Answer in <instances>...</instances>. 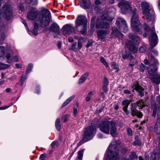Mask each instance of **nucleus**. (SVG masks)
Returning <instances> with one entry per match:
<instances>
[{
    "label": "nucleus",
    "mask_w": 160,
    "mask_h": 160,
    "mask_svg": "<svg viewBox=\"0 0 160 160\" xmlns=\"http://www.w3.org/2000/svg\"><path fill=\"white\" fill-rule=\"evenodd\" d=\"M97 127L103 133L108 134L110 133L113 137H115L118 134L116 127V123L112 120H107L97 122Z\"/></svg>",
    "instance_id": "1"
},
{
    "label": "nucleus",
    "mask_w": 160,
    "mask_h": 160,
    "mask_svg": "<svg viewBox=\"0 0 160 160\" xmlns=\"http://www.w3.org/2000/svg\"><path fill=\"white\" fill-rule=\"evenodd\" d=\"M148 58L152 63L151 64V66L153 65L154 66L153 68H151L148 71L149 74V78L151 81L156 84H158L160 83V75L158 74L156 71L158 69V68L156 65L159 64L157 60L155 59L154 57L151 54H148Z\"/></svg>",
    "instance_id": "2"
},
{
    "label": "nucleus",
    "mask_w": 160,
    "mask_h": 160,
    "mask_svg": "<svg viewBox=\"0 0 160 160\" xmlns=\"http://www.w3.org/2000/svg\"><path fill=\"white\" fill-rule=\"evenodd\" d=\"M120 145L116 142H112L109 146L107 160H119Z\"/></svg>",
    "instance_id": "3"
},
{
    "label": "nucleus",
    "mask_w": 160,
    "mask_h": 160,
    "mask_svg": "<svg viewBox=\"0 0 160 160\" xmlns=\"http://www.w3.org/2000/svg\"><path fill=\"white\" fill-rule=\"evenodd\" d=\"M113 18V16H111L110 13L107 11L104 12L102 16L98 18L96 21V27L98 28H107L109 26V24L106 21H112Z\"/></svg>",
    "instance_id": "4"
},
{
    "label": "nucleus",
    "mask_w": 160,
    "mask_h": 160,
    "mask_svg": "<svg viewBox=\"0 0 160 160\" xmlns=\"http://www.w3.org/2000/svg\"><path fill=\"white\" fill-rule=\"evenodd\" d=\"M144 27L145 31L147 32L145 33L143 36L146 37L148 35L149 36V40L150 43V47L152 49L158 43V36L155 32L153 29H150L146 23H144Z\"/></svg>",
    "instance_id": "5"
},
{
    "label": "nucleus",
    "mask_w": 160,
    "mask_h": 160,
    "mask_svg": "<svg viewBox=\"0 0 160 160\" xmlns=\"http://www.w3.org/2000/svg\"><path fill=\"white\" fill-rule=\"evenodd\" d=\"M137 9L134 8L132 11V16L131 19V28L132 30L137 34L139 33L142 34L141 32L142 25L139 20V17L137 14Z\"/></svg>",
    "instance_id": "6"
},
{
    "label": "nucleus",
    "mask_w": 160,
    "mask_h": 160,
    "mask_svg": "<svg viewBox=\"0 0 160 160\" xmlns=\"http://www.w3.org/2000/svg\"><path fill=\"white\" fill-rule=\"evenodd\" d=\"M142 12L144 15L143 18L148 21H151L154 18V12L152 9L150 8L149 4L146 2L141 3Z\"/></svg>",
    "instance_id": "7"
},
{
    "label": "nucleus",
    "mask_w": 160,
    "mask_h": 160,
    "mask_svg": "<svg viewBox=\"0 0 160 160\" xmlns=\"http://www.w3.org/2000/svg\"><path fill=\"white\" fill-rule=\"evenodd\" d=\"M97 124L92 123L91 125L86 128L84 131V136L82 140L86 142L90 140L94 135L96 132Z\"/></svg>",
    "instance_id": "8"
},
{
    "label": "nucleus",
    "mask_w": 160,
    "mask_h": 160,
    "mask_svg": "<svg viewBox=\"0 0 160 160\" xmlns=\"http://www.w3.org/2000/svg\"><path fill=\"white\" fill-rule=\"evenodd\" d=\"M87 18L86 17L83 15H80L78 16L75 22L76 27L78 30L80 26H81L82 28L80 29V32L82 34H85L87 31Z\"/></svg>",
    "instance_id": "9"
},
{
    "label": "nucleus",
    "mask_w": 160,
    "mask_h": 160,
    "mask_svg": "<svg viewBox=\"0 0 160 160\" xmlns=\"http://www.w3.org/2000/svg\"><path fill=\"white\" fill-rule=\"evenodd\" d=\"M42 17L41 20V26L43 28L47 27L50 22L51 17L50 12L47 9H43L42 10Z\"/></svg>",
    "instance_id": "10"
},
{
    "label": "nucleus",
    "mask_w": 160,
    "mask_h": 160,
    "mask_svg": "<svg viewBox=\"0 0 160 160\" xmlns=\"http://www.w3.org/2000/svg\"><path fill=\"white\" fill-rule=\"evenodd\" d=\"M0 10V22L1 21V18L2 16H4L6 19L8 21L12 17V10L10 5L5 4L1 11Z\"/></svg>",
    "instance_id": "11"
},
{
    "label": "nucleus",
    "mask_w": 160,
    "mask_h": 160,
    "mask_svg": "<svg viewBox=\"0 0 160 160\" xmlns=\"http://www.w3.org/2000/svg\"><path fill=\"white\" fill-rule=\"evenodd\" d=\"M117 26L120 30L124 33H126L128 30V28L126 22L122 18L119 17L116 20Z\"/></svg>",
    "instance_id": "12"
},
{
    "label": "nucleus",
    "mask_w": 160,
    "mask_h": 160,
    "mask_svg": "<svg viewBox=\"0 0 160 160\" xmlns=\"http://www.w3.org/2000/svg\"><path fill=\"white\" fill-rule=\"evenodd\" d=\"M35 9L32 8V11L29 12L27 15L28 19L30 20L37 21L39 18V15L38 12L34 11Z\"/></svg>",
    "instance_id": "13"
},
{
    "label": "nucleus",
    "mask_w": 160,
    "mask_h": 160,
    "mask_svg": "<svg viewBox=\"0 0 160 160\" xmlns=\"http://www.w3.org/2000/svg\"><path fill=\"white\" fill-rule=\"evenodd\" d=\"M131 114L132 116H136L139 118L142 117V114L141 112L138 111L136 109L137 104L133 103L131 104Z\"/></svg>",
    "instance_id": "14"
},
{
    "label": "nucleus",
    "mask_w": 160,
    "mask_h": 160,
    "mask_svg": "<svg viewBox=\"0 0 160 160\" xmlns=\"http://www.w3.org/2000/svg\"><path fill=\"white\" fill-rule=\"evenodd\" d=\"M132 88L134 89L132 91L133 92H134V89L138 92L139 95L141 97H143L144 95V89L143 88L138 84V83L135 82L132 87Z\"/></svg>",
    "instance_id": "15"
},
{
    "label": "nucleus",
    "mask_w": 160,
    "mask_h": 160,
    "mask_svg": "<svg viewBox=\"0 0 160 160\" xmlns=\"http://www.w3.org/2000/svg\"><path fill=\"white\" fill-rule=\"evenodd\" d=\"M126 46L128 49L129 51L133 53H135L137 50L134 42H132L131 41H128L126 43Z\"/></svg>",
    "instance_id": "16"
},
{
    "label": "nucleus",
    "mask_w": 160,
    "mask_h": 160,
    "mask_svg": "<svg viewBox=\"0 0 160 160\" xmlns=\"http://www.w3.org/2000/svg\"><path fill=\"white\" fill-rule=\"evenodd\" d=\"M74 31V28L72 25L69 24L65 25L62 28V32L65 34H69Z\"/></svg>",
    "instance_id": "17"
},
{
    "label": "nucleus",
    "mask_w": 160,
    "mask_h": 160,
    "mask_svg": "<svg viewBox=\"0 0 160 160\" xmlns=\"http://www.w3.org/2000/svg\"><path fill=\"white\" fill-rule=\"evenodd\" d=\"M49 30L50 32L58 33L59 32L60 28L57 23H53L49 27Z\"/></svg>",
    "instance_id": "18"
},
{
    "label": "nucleus",
    "mask_w": 160,
    "mask_h": 160,
    "mask_svg": "<svg viewBox=\"0 0 160 160\" xmlns=\"http://www.w3.org/2000/svg\"><path fill=\"white\" fill-rule=\"evenodd\" d=\"M91 2L90 0H81V6L85 9L90 8Z\"/></svg>",
    "instance_id": "19"
},
{
    "label": "nucleus",
    "mask_w": 160,
    "mask_h": 160,
    "mask_svg": "<svg viewBox=\"0 0 160 160\" xmlns=\"http://www.w3.org/2000/svg\"><path fill=\"white\" fill-rule=\"evenodd\" d=\"M130 102L128 100H125L123 101L122 102V105L124 106L123 108V110L126 114L127 115L129 113V112L127 108Z\"/></svg>",
    "instance_id": "20"
},
{
    "label": "nucleus",
    "mask_w": 160,
    "mask_h": 160,
    "mask_svg": "<svg viewBox=\"0 0 160 160\" xmlns=\"http://www.w3.org/2000/svg\"><path fill=\"white\" fill-rule=\"evenodd\" d=\"M112 35L116 37H118L120 39H121L123 37L122 34L115 27L112 28Z\"/></svg>",
    "instance_id": "21"
},
{
    "label": "nucleus",
    "mask_w": 160,
    "mask_h": 160,
    "mask_svg": "<svg viewBox=\"0 0 160 160\" xmlns=\"http://www.w3.org/2000/svg\"><path fill=\"white\" fill-rule=\"evenodd\" d=\"M130 57V61L129 64V66L133 67L135 64V60H134L133 56H130L129 54H126L123 55L122 56L123 58L124 59H127L129 58Z\"/></svg>",
    "instance_id": "22"
},
{
    "label": "nucleus",
    "mask_w": 160,
    "mask_h": 160,
    "mask_svg": "<svg viewBox=\"0 0 160 160\" xmlns=\"http://www.w3.org/2000/svg\"><path fill=\"white\" fill-rule=\"evenodd\" d=\"M97 34L99 38L100 39L103 40L105 38L108 33L105 30H100L97 31ZM103 41V40H102V41Z\"/></svg>",
    "instance_id": "23"
},
{
    "label": "nucleus",
    "mask_w": 160,
    "mask_h": 160,
    "mask_svg": "<svg viewBox=\"0 0 160 160\" xmlns=\"http://www.w3.org/2000/svg\"><path fill=\"white\" fill-rule=\"evenodd\" d=\"M89 73L88 72L82 74L78 80V84H81L83 83L87 79Z\"/></svg>",
    "instance_id": "24"
},
{
    "label": "nucleus",
    "mask_w": 160,
    "mask_h": 160,
    "mask_svg": "<svg viewBox=\"0 0 160 160\" xmlns=\"http://www.w3.org/2000/svg\"><path fill=\"white\" fill-rule=\"evenodd\" d=\"M129 156L130 159L128 158H123L122 159V160H134V159L138 158V156L136 155L135 152H130Z\"/></svg>",
    "instance_id": "25"
},
{
    "label": "nucleus",
    "mask_w": 160,
    "mask_h": 160,
    "mask_svg": "<svg viewBox=\"0 0 160 160\" xmlns=\"http://www.w3.org/2000/svg\"><path fill=\"white\" fill-rule=\"evenodd\" d=\"M160 154V150L156 152L154 151L152 154L151 157L152 160H159L158 155Z\"/></svg>",
    "instance_id": "26"
},
{
    "label": "nucleus",
    "mask_w": 160,
    "mask_h": 160,
    "mask_svg": "<svg viewBox=\"0 0 160 160\" xmlns=\"http://www.w3.org/2000/svg\"><path fill=\"white\" fill-rule=\"evenodd\" d=\"M128 36L129 38L132 40L133 42H138L140 40L139 38L137 35L132 33H130Z\"/></svg>",
    "instance_id": "27"
},
{
    "label": "nucleus",
    "mask_w": 160,
    "mask_h": 160,
    "mask_svg": "<svg viewBox=\"0 0 160 160\" xmlns=\"http://www.w3.org/2000/svg\"><path fill=\"white\" fill-rule=\"evenodd\" d=\"M25 2L28 4L30 7L36 6L38 4V0H25Z\"/></svg>",
    "instance_id": "28"
},
{
    "label": "nucleus",
    "mask_w": 160,
    "mask_h": 160,
    "mask_svg": "<svg viewBox=\"0 0 160 160\" xmlns=\"http://www.w3.org/2000/svg\"><path fill=\"white\" fill-rule=\"evenodd\" d=\"M39 25L35 22L34 25V28L32 30L31 32L34 35L36 36L38 34V29Z\"/></svg>",
    "instance_id": "29"
},
{
    "label": "nucleus",
    "mask_w": 160,
    "mask_h": 160,
    "mask_svg": "<svg viewBox=\"0 0 160 160\" xmlns=\"http://www.w3.org/2000/svg\"><path fill=\"white\" fill-rule=\"evenodd\" d=\"M84 149H82L78 152V156L76 159L77 160H82L83 155Z\"/></svg>",
    "instance_id": "30"
},
{
    "label": "nucleus",
    "mask_w": 160,
    "mask_h": 160,
    "mask_svg": "<svg viewBox=\"0 0 160 160\" xmlns=\"http://www.w3.org/2000/svg\"><path fill=\"white\" fill-rule=\"evenodd\" d=\"M13 54L8 52L7 53L5 57L7 59V62L8 63H10L12 62V57Z\"/></svg>",
    "instance_id": "31"
},
{
    "label": "nucleus",
    "mask_w": 160,
    "mask_h": 160,
    "mask_svg": "<svg viewBox=\"0 0 160 160\" xmlns=\"http://www.w3.org/2000/svg\"><path fill=\"white\" fill-rule=\"evenodd\" d=\"M136 103L137 104V106L138 105V107H140L141 108H142L145 106V103L142 99H141Z\"/></svg>",
    "instance_id": "32"
},
{
    "label": "nucleus",
    "mask_w": 160,
    "mask_h": 160,
    "mask_svg": "<svg viewBox=\"0 0 160 160\" xmlns=\"http://www.w3.org/2000/svg\"><path fill=\"white\" fill-rule=\"evenodd\" d=\"M70 117V114H66L64 115L62 117L61 121L63 122H65L68 121Z\"/></svg>",
    "instance_id": "33"
},
{
    "label": "nucleus",
    "mask_w": 160,
    "mask_h": 160,
    "mask_svg": "<svg viewBox=\"0 0 160 160\" xmlns=\"http://www.w3.org/2000/svg\"><path fill=\"white\" fill-rule=\"evenodd\" d=\"M55 126L56 128L58 131H59L61 128V125L60 123V119L59 118L57 119L56 122Z\"/></svg>",
    "instance_id": "34"
},
{
    "label": "nucleus",
    "mask_w": 160,
    "mask_h": 160,
    "mask_svg": "<svg viewBox=\"0 0 160 160\" xmlns=\"http://www.w3.org/2000/svg\"><path fill=\"white\" fill-rule=\"evenodd\" d=\"M135 140L134 141V145L140 146L141 144V141L139 139L138 136H136L135 137Z\"/></svg>",
    "instance_id": "35"
},
{
    "label": "nucleus",
    "mask_w": 160,
    "mask_h": 160,
    "mask_svg": "<svg viewBox=\"0 0 160 160\" xmlns=\"http://www.w3.org/2000/svg\"><path fill=\"white\" fill-rule=\"evenodd\" d=\"M75 97L74 96H72L68 99L63 104L62 106L64 107L67 105L68 103H69Z\"/></svg>",
    "instance_id": "36"
},
{
    "label": "nucleus",
    "mask_w": 160,
    "mask_h": 160,
    "mask_svg": "<svg viewBox=\"0 0 160 160\" xmlns=\"http://www.w3.org/2000/svg\"><path fill=\"white\" fill-rule=\"evenodd\" d=\"M138 158L139 160H149V156L148 153H145L143 158L142 156H139Z\"/></svg>",
    "instance_id": "37"
},
{
    "label": "nucleus",
    "mask_w": 160,
    "mask_h": 160,
    "mask_svg": "<svg viewBox=\"0 0 160 160\" xmlns=\"http://www.w3.org/2000/svg\"><path fill=\"white\" fill-rule=\"evenodd\" d=\"M33 68V65L31 63L28 64L26 72V74H28L31 71Z\"/></svg>",
    "instance_id": "38"
},
{
    "label": "nucleus",
    "mask_w": 160,
    "mask_h": 160,
    "mask_svg": "<svg viewBox=\"0 0 160 160\" xmlns=\"http://www.w3.org/2000/svg\"><path fill=\"white\" fill-rule=\"evenodd\" d=\"M27 76H26L25 75L22 74V75L20 79V82L21 86L22 85L23 83L24 82L25 80L27 79Z\"/></svg>",
    "instance_id": "39"
},
{
    "label": "nucleus",
    "mask_w": 160,
    "mask_h": 160,
    "mask_svg": "<svg viewBox=\"0 0 160 160\" xmlns=\"http://www.w3.org/2000/svg\"><path fill=\"white\" fill-rule=\"evenodd\" d=\"M112 66L114 69H116V71L118 72L119 70L118 65L114 62H113L112 64Z\"/></svg>",
    "instance_id": "40"
},
{
    "label": "nucleus",
    "mask_w": 160,
    "mask_h": 160,
    "mask_svg": "<svg viewBox=\"0 0 160 160\" xmlns=\"http://www.w3.org/2000/svg\"><path fill=\"white\" fill-rule=\"evenodd\" d=\"M100 61L107 68L108 67L107 62H106V60L103 57H101L100 58Z\"/></svg>",
    "instance_id": "41"
},
{
    "label": "nucleus",
    "mask_w": 160,
    "mask_h": 160,
    "mask_svg": "<svg viewBox=\"0 0 160 160\" xmlns=\"http://www.w3.org/2000/svg\"><path fill=\"white\" fill-rule=\"evenodd\" d=\"M9 65L4 64L0 62V69H2L9 67Z\"/></svg>",
    "instance_id": "42"
},
{
    "label": "nucleus",
    "mask_w": 160,
    "mask_h": 160,
    "mask_svg": "<svg viewBox=\"0 0 160 160\" xmlns=\"http://www.w3.org/2000/svg\"><path fill=\"white\" fill-rule=\"evenodd\" d=\"M4 48L3 46H0V58L4 56Z\"/></svg>",
    "instance_id": "43"
},
{
    "label": "nucleus",
    "mask_w": 160,
    "mask_h": 160,
    "mask_svg": "<svg viewBox=\"0 0 160 160\" xmlns=\"http://www.w3.org/2000/svg\"><path fill=\"white\" fill-rule=\"evenodd\" d=\"M77 44L76 42H74L72 44L71 48L73 51H76L78 50L77 48H76Z\"/></svg>",
    "instance_id": "44"
},
{
    "label": "nucleus",
    "mask_w": 160,
    "mask_h": 160,
    "mask_svg": "<svg viewBox=\"0 0 160 160\" xmlns=\"http://www.w3.org/2000/svg\"><path fill=\"white\" fill-rule=\"evenodd\" d=\"M146 51V47L145 45L141 47L139 49L140 52L142 53Z\"/></svg>",
    "instance_id": "45"
},
{
    "label": "nucleus",
    "mask_w": 160,
    "mask_h": 160,
    "mask_svg": "<svg viewBox=\"0 0 160 160\" xmlns=\"http://www.w3.org/2000/svg\"><path fill=\"white\" fill-rule=\"evenodd\" d=\"M95 19V18L93 17L91 19V27L92 28L94 27V21Z\"/></svg>",
    "instance_id": "46"
},
{
    "label": "nucleus",
    "mask_w": 160,
    "mask_h": 160,
    "mask_svg": "<svg viewBox=\"0 0 160 160\" xmlns=\"http://www.w3.org/2000/svg\"><path fill=\"white\" fill-rule=\"evenodd\" d=\"M93 44V42L92 40H90L88 42L87 44L86 45V47L87 48L91 47L92 46Z\"/></svg>",
    "instance_id": "47"
},
{
    "label": "nucleus",
    "mask_w": 160,
    "mask_h": 160,
    "mask_svg": "<svg viewBox=\"0 0 160 160\" xmlns=\"http://www.w3.org/2000/svg\"><path fill=\"white\" fill-rule=\"evenodd\" d=\"M145 65L144 64L142 63L140 65L139 70L140 71L143 72L145 70Z\"/></svg>",
    "instance_id": "48"
},
{
    "label": "nucleus",
    "mask_w": 160,
    "mask_h": 160,
    "mask_svg": "<svg viewBox=\"0 0 160 160\" xmlns=\"http://www.w3.org/2000/svg\"><path fill=\"white\" fill-rule=\"evenodd\" d=\"M82 42L80 41H79L78 42L77 50H80L82 48Z\"/></svg>",
    "instance_id": "49"
},
{
    "label": "nucleus",
    "mask_w": 160,
    "mask_h": 160,
    "mask_svg": "<svg viewBox=\"0 0 160 160\" xmlns=\"http://www.w3.org/2000/svg\"><path fill=\"white\" fill-rule=\"evenodd\" d=\"M108 81L106 77H104L103 78V85H108Z\"/></svg>",
    "instance_id": "50"
},
{
    "label": "nucleus",
    "mask_w": 160,
    "mask_h": 160,
    "mask_svg": "<svg viewBox=\"0 0 160 160\" xmlns=\"http://www.w3.org/2000/svg\"><path fill=\"white\" fill-rule=\"evenodd\" d=\"M128 134L130 136H132V131L130 128H128L127 129Z\"/></svg>",
    "instance_id": "51"
},
{
    "label": "nucleus",
    "mask_w": 160,
    "mask_h": 160,
    "mask_svg": "<svg viewBox=\"0 0 160 160\" xmlns=\"http://www.w3.org/2000/svg\"><path fill=\"white\" fill-rule=\"evenodd\" d=\"M108 85H103L102 86V88L103 91L105 93H106L107 92V86H108Z\"/></svg>",
    "instance_id": "52"
},
{
    "label": "nucleus",
    "mask_w": 160,
    "mask_h": 160,
    "mask_svg": "<svg viewBox=\"0 0 160 160\" xmlns=\"http://www.w3.org/2000/svg\"><path fill=\"white\" fill-rule=\"evenodd\" d=\"M5 36L4 33L0 32V39L1 40H3Z\"/></svg>",
    "instance_id": "53"
},
{
    "label": "nucleus",
    "mask_w": 160,
    "mask_h": 160,
    "mask_svg": "<svg viewBox=\"0 0 160 160\" xmlns=\"http://www.w3.org/2000/svg\"><path fill=\"white\" fill-rule=\"evenodd\" d=\"M18 7L21 11H24V7L22 4L20 3Z\"/></svg>",
    "instance_id": "54"
},
{
    "label": "nucleus",
    "mask_w": 160,
    "mask_h": 160,
    "mask_svg": "<svg viewBox=\"0 0 160 160\" xmlns=\"http://www.w3.org/2000/svg\"><path fill=\"white\" fill-rule=\"evenodd\" d=\"M13 60L15 62H18V56L17 55L15 56L13 58Z\"/></svg>",
    "instance_id": "55"
},
{
    "label": "nucleus",
    "mask_w": 160,
    "mask_h": 160,
    "mask_svg": "<svg viewBox=\"0 0 160 160\" xmlns=\"http://www.w3.org/2000/svg\"><path fill=\"white\" fill-rule=\"evenodd\" d=\"M157 112V109L154 108L153 110L152 116L153 117H155Z\"/></svg>",
    "instance_id": "56"
},
{
    "label": "nucleus",
    "mask_w": 160,
    "mask_h": 160,
    "mask_svg": "<svg viewBox=\"0 0 160 160\" xmlns=\"http://www.w3.org/2000/svg\"><path fill=\"white\" fill-rule=\"evenodd\" d=\"M46 158V155L44 154H42L40 155V158L41 160H44Z\"/></svg>",
    "instance_id": "57"
},
{
    "label": "nucleus",
    "mask_w": 160,
    "mask_h": 160,
    "mask_svg": "<svg viewBox=\"0 0 160 160\" xmlns=\"http://www.w3.org/2000/svg\"><path fill=\"white\" fill-rule=\"evenodd\" d=\"M73 114L75 116H76L77 114V109L76 108H73Z\"/></svg>",
    "instance_id": "58"
},
{
    "label": "nucleus",
    "mask_w": 160,
    "mask_h": 160,
    "mask_svg": "<svg viewBox=\"0 0 160 160\" xmlns=\"http://www.w3.org/2000/svg\"><path fill=\"white\" fill-rule=\"evenodd\" d=\"M9 107V106H7L4 107H0V110H3L7 109Z\"/></svg>",
    "instance_id": "59"
},
{
    "label": "nucleus",
    "mask_w": 160,
    "mask_h": 160,
    "mask_svg": "<svg viewBox=\"0 0 160 160\" xmlns=\"http://www.w3.org/2000/svg\"><path fill=\"white\" fill-rule=\"evenodd\" d=\"M123 92L126 94H130L131 93L130 91L128 90H124Z\"/></svg>",
    "instance_id": "60"
},
{
    "label": "nucleus",
    "mask_w": 160,
    "mask_h": 160,
    "mask_svg": "<svg viewBox=\"0 0 160 160\" xmlns=\"http://www.w3.org/2000/svg\"><path fill=\"white\" fill-rule=\"evenodd\" d=\"M94 3L96 5H98L101 3V2L99 0H96Z\"/></svg>",
    "instance_id": "61"
},
{
    "label": "nucleus",
    "mask_w": 160,
    "mask_h": 160,
    "mask_svg": "<svg viewBox=\"0 0 160 160\" xmlns=\"http://www.w3.org/2000/svg\"><path fill=\"white\" fill-rule=\"evenodd\" d=\"M144 63L146 65H148L149 63V60L147 59L144 60Z\"/></svg>",
    "instance_id": "62"
},
{
    "label": "nucleus",
    "mask_w": 160,
    "mask_h": 160,
    "mask_svg": "<svg viewBox=\"0 0 160 160\" xmlns=\"http://www.w3.org/2000/svg\"><path fill=\"white\" fill-rule=\"evenodd\" d=\"M61 45H62V42L60 41H59L58 42V44L57 45V46H58V48L59 49L61 48Z\"/></svg>",
    "instance_id": "63"
},
{
    "label": "nucleus",
    "mask_w": 160,
    "mask_h": 160,
    "mask_svg": "<svg viewBox=\"0 0 160 160\" xmlns=\"http://www.w3.org/2000/svg\"><path fill=\"white\" fill-rule=\"evenodd\" d=\"M15 66L17 68H21L22 67V65L21 64H16Z\"/></svg>",
    "instance_id": "64"
}]
</instances>
